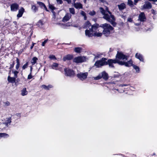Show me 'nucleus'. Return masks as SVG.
<instances>
[{"mask_svg": "<svg viewBox=\"0 0 157 157\" xmlns=\"http://www.w3.org/2000/svg\"><path fill=\"white\" fill-rule=\"evenodd\" d=\"M81 14L84 17V20H86L87 19V17L86 16V13L84 11H82L81 12Z\"/></svg>", "mask_w": 157, "mask_h": 157, "instance_id": "33", "label": "nucleus"}, {"mask_svg": "<svg viewBox=\"0 0 157 157\" xmlns=\"http://www.w3.org/2000/svg\"><path fill=\"white\" fill-rule=\"evenodd\" d=\"M102 77L100 73L97 76L94 77L93 78L94 80H98L101 79Z\"/></svg>", "mask_w": 157, "mask_h": 157, "instance_id": "34", "label": "nucleus"}, {"mask_svg": "<svg viewBox=\"0 0 157 157\" xmlns=\"http://www.w3.org/2000/svg\"><path fill=\"white\" fill-rule=\"evenodd\" d=\"M132 66L133 68L135 70L136 72H140V69L139 67L138 66L133 65Z\"/></svg>", "mask_w": 157, "mask_h": 157, "instance_id": "28", "label": "nucleus"}, {"mask_svg": "<svg viewBox=\"0 0 157 157\" xmlns=\"http://www.w3.org/2000/svg\"><path fill=\"white\" fill-rule=\"evenodd\" d=\"M35 44V43H33L32 45L31 46L30 48L31 49H32L34 46V45Z\"/></svg>", "mask_w": 157, "mask_h": 157, "instance_id": "50", "label": "nucleus"}, {"mask_svg": "<svg viewBox=\"0 0 157 157\" xmlns=\"http://www.w3.org/2000/svg\"><path fill=\"white\" fill-rule=\"evenodd\" d=\"M49 58L51 59H56L55 56L53 55H50L49 56Z\"/></svg>", "mask_w": 157, "mask_h": 157, "instance_id": "41", "label": "nucleus"}, {"mask_svg": "<svg viewBox=\"0 0 157 157\" xmlns=\"http://www.w3.org/2000/svg\"><path fill=\"white\" fill-rule=\"evenodd\" d=\"M41 87L46 90H49L50 89L52 88L53 86L52 85H50L47 86L45 85L41 86Z\"/></svg>", "mask_w": 157, "mask_h": 157, "instance_id": "23", "label": "nucleus"}, {"mask_svg": "<svg viewBox=\"0 0 157 157\" xmlns=\"http://www.w3.org/2000/svg\"><path fill=\"white\" fill-rule=\"evenodd\" d=\"M128 21L130 22H132V19L130 17L128 18Z\"/></svg>", "mask_w": 157, "mask_h": 157, "instance_id": "47", "label": "nucleus"}, {"mask_svg": "<svg viewBox=\"0 0 157 157\" xmlns=\"http://www.w3.org/2000/svg\"><path fill=\"white\" fill-rule=\"evenodd\" d=\"M16 63L17 64L16 66V70H17L20 66V61L18 58H17L16 59Z\"/></svg>", "mask_w": 157, "mask_h": 157, "instance_id": "27", "label": "nucleus"}, {"mask_svg": "<svg viewBox=\"0 0 157 157\" xmlns=\"http://www.w3.org/2000/svg\"><path fill=\"white\" fill-rule=\"evenodd\" d=\"M33 77L31 75V73L30 72V74L28 75V79H31Z\"/></svg>", "mask_w": 157, "mask_h": 157, "instance_id": "43", "label": "nucleus"}, {"mask_svg": "<svg viewBox=\"0 0 157 157\" xmlns=\"http://www.w3.org/2000/svg\"><path fill=\"white\" fill-rule=\"evenodd\" d=\"M64 70L65 75L67 76H73L75 75L74 72L73 71L70 69L69 68H65Z\"/></svg>", "mask_w": 157, "mask_h": 157, "instance_id": "10", "label": "nucleus"}, {"mask_svg": "<svg viewBox=\"0 0 157 157\" xmlns=\"http://www.w3.org/2000/svg\"><path fill=\"white\" fill-rule=\"evenodd\" d=\"M88 75L87 72H80L77 74V76L81 80L83 81L86 78Z\"/></svg>", "mask_w": 157, "mask_h": 157, "instance_id": "7", "label": "nucleus"}, {"mask_svg": "<svg viewBox=\"0 0 157 157\" xmlns=\"http://www.w3.org/2000/svg\"><path fill=\"white\" fill-rule=\"evenodd\" d=\"M118 8L120 10H122L124 9L125 7V5L123 3L120 5H118Z\"/></svg>", "mask_w": 157, "mask_h": 157, "instance_id": "25", "label": "nucleus"}, {"mask_svg": "<svg viewBox=\"0 0 157 157\" xmlns=\"http://www.w3.org/2000/svg\"><path fill=\"white\" fill-rule=\"evenodd\" d=\"M28 63L27 62L25 64L23 65V66L22 68L23 70L25 69V68H27L28 66Z\"/></svg>", "mask_w": 157, "mask_h": 157, "instance_id": "40", "label": "nucleus"}, {"mask_svg": "<svg viewBox=\"0 0 157 157\" xmlns=\"http://www.w3.org/2000/svg\"><path fill=\"white\" fill-rule=\"evenodd\" d=\"M151 13L153 14H155V11L153 9L151 10Z\"/></svg>", "mask_w": 157, "mask_h": 157, "instance_id": "49", "label": "nucleus"}, {"mask_svg": "<svg viewBox=\"0 0 157 157\" xmlns=\"http://www.w3.org/2000/svg\"><path fill=\"white\" fill-rule=\"evenodd\" d=\"M69 11L70 13L72 14H75V9L73 8H70Z\"/></svg>", "mask_w": 157, "mask_h": 157, "instance_id": "36", "label": "nucleus"}, {"mask_svg": "<svg viewBox=\"0 0 157 157\" xmlns=\"http://www.w3.org/2000/svg\"><path fill=\"white\" fill-rule=\"evenodd\" d=\"M102 75V78L105 80H106L108 78V75L104 71L101 73Z\"/></svg>", "mask_w": 157, "mask_h": 157, "instance_id": "22", "label": "nucleus"}, {"mask_svg": "<svg viewBox=\"0 0 157 157\" xmlns=\"http://www.w3.org/2000/svg\"><path fill=\"white\" fill-rule=\"evenodd\" d=\"M106 59L105 58H102L101 60L97 61L94 65L97 67H101L107 64Z\"/></svg>", "mask_w": 157, "mask_h": 157, "instance_id": "5", "label": "nucleus"}, {"mask_svg": "<svg viewBox=\"0 0 157 157\" xmlns=\"http://www.w3.org/2000/svg\"><path fill=\"white\" fill-rule=\"evenodd\" d=\"M37 3L41 8L45 9L47 11H48L44 3L41 2H37Z\"/></svg>", "mask_w": 157, "mask_h": 157, "instance_id": "18", "label": "nucleus"}, {"mask_svg": "<svg viewBox=\"0 0 157 157\" xmlns=\"http://www.w3.org/2000/svg\"><path fill=\"white\" fill-rule=\"evenodd\" d=\"M19 6L16 3H14L10 5L11 10L12 11H16L18 9Z\"/></svg>", "mask_w": 157, "mask_h": 157, "instance_id": "12", "label": "nucleus"}, {"mask_svg": "<svg viewBox=\"0 0 157 157\" xmlns=\"http://www.w3.org/2000/svg\"><path fill=\"white\" fill-rule=\"evenodd\" d=\"M25 11V9L23 7L20 8L18 11V13L17 15V17L18 18L21 17Z\"/></svg>", "mask_w": 157, "mask_h": 157, "instance_id": "15", "label": "nucleus"}, {"mask_svg": "<svg viewBox=\"0 0 157 157\" xmlns=\"http://www.w3.org/2000/svg\"><path fill=\"white\" fill-rule=\"evenodd\" d=\"M16 78L14 77H11L10 76H9L8 77V81L10 83H13L15 82L16 81Z\"/></svg>", "mask_w": 157, "mask_h": 157, "instance_id": "20", "label": "nucleus"}, {"mask_svg": "<svg viewBox=\"0 0 157 157\" xmlns=\"http://www.w3.org/2000/svg\"><path fill=\"white\" fill-rule=\"evenodd\" d=\"M152 8V5L150 2H146L145 4L141 6V9L144 10L147 9H150Z\"/></svg>", "mask_w": 157, "mask_h": 157, "instance_id": "11", "label": "nucleus"}, {"mask_svg": "<svg viewBox=\"0 0 157 157\" xmlns=\"http://www.w3.org/2000/svg\"><path fill=\"white\" fill-rule=\"evenodd\" d=\"M32 9L35 12L37 10V9L35 5H33L32 6Z\"/></svg>", "mask_w": 157, "mask_h": 157, "instance_id": "35", "label": "nucleus"}, {"mask_svg": "<svg viewBox=\"0 0 157 157\" xmlns=\"http://www.w3.org/2000/svg\"><path fill=\"white\" fill-rule=\"evenodd\" d=\"M82 49L80 47L75 48L74 49L75 52L77 53H80Z\"/></svg>", "mask_w": 157, "mask_h": 157, "instance_id": "32", "label": "nucleus"}, {"mask_svg": "<svg viewBox=\"0 0 157 157\" xmlns=\"http://www.w3.org/2000/svg\"><path fill=\"white\" fill-rule=\"evenodd\" d=\"M119 62H120V59L118 58H117L116 57V59H109L108 61L107 62V63H108L109 66L111 67H113V63H117L119 64Z\"/></svg>", "mask_w": 157, "mask_h": 157, "instance_id": "8", "label": "nucleus"}, {"mask_svg": "<svg viewBox=\"0 0 157 157\" xmlns=\"http://www.w3.org/2000/svg\"><path fill=\"white\" fill-rule=\"evenodd\" d=\"M52 69L55 70H59L61 71H63L62 67L59 65L57 63H54L51 66Z\"/></svg>", "mask_w": 157, "mask_h": 157, "instance_id": "9", "label": "nucleus"}, {"mask_svg": "<svg viewBox=\"0 0 157 157\" xmlns=\"http://www.w3.org/2000/svg\"><path fill=\"white\" fill-rule=\"evenodd\" d=\"M84 1V3H86V0H83Z\"/></svg>", "mask_w": 157, "mask_h": 157, "instance_id": "58", "label": "nucleus"}, {"mask_svg": "<svg viewBox=\"0 0 157 157\" xmlns=\"http://www.w3.org/2000/svg\"><path fill=\"white\" fill-rule=\"evenodd\" d=\"M116 57L120 59L119 65H124L126 67H130L133 66V61L130 60L127 62L126 61L127 60L128 56L124 55L122 52H118L116 55Z\"/></svg>", "mask_w": 157, "mask_h": 157, "instance_id": "2", "label": "nucleus"}, {"mask_svg": "<svg viewBox=\"0 0 157 157\" xmlns=\"http://www.w3.org/2000/svg\"><path fill=\"white\" fill-rule=\"evenodd\" d=\"M139 25V24L138 23H135V25Z\"/></svg>", "mask_w": 157, "mask_h": 157, "instance_id": "56", "label": "nucleus"}, {"mask_svg": "<svg viewBox=\"0 0 157 157\" xmlns=\"http://www.w3.org/2000/svg\"><path fill=\"white\" fill-rule=\"evenodd\" d=\"M14 63H13L12 65H11V66L10 67H13V66H14Z\"/></svg>", "mask_w": 157, "mask_h": 157, "instance_id": "54", "label": "nucleus"}, {"mask_svg": "<svg viewBox=\"0 0 157 157\" xmlns=\"http://www.w3.org/2000/svg\"><path fill=\"white\" fill-rule=\"evenodd\" d=\"M76 0H73V2L74 3H75V2Z\"/></svg>", "mask_w": 157, "mask_h": 157, "instance_id": "57", "label": "nucleus"}, {"mask_svg": "<svg viewBox=\"0 0 157 157\" xmlns=\"http://www.w3.org/2000/svg\"><path fill=\"white\" fill-rule=\"evenodd\" d=\"M12 71L14 74V77L17 78V75L18 73V71L15 70L14 71Z\"/></svg>", "mask_w": 157, "mask_h": 157, "instance_id": "38", "label": "nucleus"}, {"mask_svg": "<svg viewBox=\"0 0 157 157\" xmlns=\"http://www.w3.org/2000/svg\"><path fill=\"white\" fill-rule=\"evenodd\" d=\"M136 58L139 59L140 61L143 62L144 59L142 55L140 54L137 53L136 54Z\"/></svg>", "mask_w": 157, "mask_h": 157, "instance_id": "21", "label": "nucleus"}, {"mask_svg": "<svg viewBox=\"0 0 157 157\" xmlns=\"http://www.w3.org/2000/svg\"><path fill=\"white\" fill-rule=\"evenodd\" d=\"M90 26L91 27V24L89 22H86L84 24V27L85 28H90Z\"/></svg>", "mask_w": 157, "mask_h": 157, "instance_id": "30", "label": "nucleus"}, {"mask_svg": "<svg viewBox=\"0 0 157 157\" xmlns=\"http://www.w3.org/2000/svg\"><path fill=\"white\" fill-rule=\"evenodd\" d=\"M113 49H112V48H110V49H109V52H111L113 51Z\"/></svg>", "mask_w": 157, "mask_h": 157, "instance_id": "52", "label": "nucleus"}, {"mask_svg": "<svg viewBox=\"0 0 157 157\" xmlns=\"http://www.w3.org/2000/svg\"><path fill=\"white\" fill-rule=\"evenodd\" d=\"M100 27H101L103 29L102 34H104L105 36H108L111 33V31L113 29L109 24L105 23L101 24Z\"/></svg>", "mask_w": 157, "mask_h": 157, "instance_id": "4", "label": "nucleus"}, {"mask_svg": "<svg viewBox=\"0 0 157 157\" xmlns=\"http://www.w3.org/2000/svg\"><path fill=\"white\" fill-rule=\"evenodd\" d=\"M11 122V117L7 118L5 119V121L3 123V124H5L6 126L8 127L9 125L10 124Z\"/></svg>", "mask_w": 157, "mask_h": 157, "instance_id": "16", "label": "nucleus"}, {"mask_svg": "<svg viewBox=\"0 0 157 157\" xmlns=\"http://www.w3.org/2000/svg\"><path fill=\"white\" fill-rule=\"evenodd\" d=\"M56 0L57 2V3L58 4H61L63 2L62 0Z\"/></svg>", "mask_w": 157, "mask_h": 157, "instance_id": "44", "label": "nucleus"}, {"mask_svg": "<svg viewBox=\"0 0 157 157\" xmlns=\"http://www.w3.org/2000/svg\"><path fill=\"white\" fill-rule=\"evenodd\" d=\"M128 4L130 6L132 7L133 6V2L132 1L128 0Z\"/></svg>", "mask_w": 157, "mask_h": 157, "instance_id": "37", "label": "nucleus"}, {"mask_svg": "<svg viewBox=\"0 0 157 157\" xmlns=\"http://www.w3.org/2000/svg\"><path fill=\"white\" fill-rule=\"evenodd\" d=\"M32 67H31V68H30V71H31L30 72H31V73L32 72Z\"/></svg>", "mask_w": 157, "mask_h": 157, "instance_id": "55", "label": "nucleus"}, {"mask_svg": "<svg viewBox=\"0 0 157 157\" xmlns=\"http://www.w3.org/2000/svg\"><path fill=\"white\" fill-rule=\"evenodd\" d=\"M99 26L97 24L93 25L89 29L85 30V35L88 37H92L93 36L97 37L101 36L102 34L99 31Z\"/></svg>", "mask_w": 157, "mask_h": 157, "instance_id": "1", "label": "nucleus"}, {"mask_svg": "<svg viewBox=\"0 0 157 157\" xmlns=\"http://www.w3.org/2000/svg\"><path fill=\"white\" fill-rule=\"evenodd\" d=\"M74 7L77 9H81L82 6V5L79 3H75L74 5Z\"/></svg>", "mask_w": 157, "mask_h": 157, "instance_id": "24", "label": "nucleus"}, {"mask_svg": "<svg viewBox=\"0 0 157 157\" xmlns=\"http://www.w3.org/2000/svg\"><path fill=\"white\" fill-rule=\"evenodd\" d=\"M4 104L6 106H9L10 105V103L8 101H6L5 102Z\"/></svg>", "mask_w": 157, "mask_h": 157, "instance_id": "46", "label": "nucleus"}, {"mask_svg": "<svg viewBox=\"0 0 157 157\" xmlns=\"http://www.w3.org/2000/svg\"><path fill=\"white\" fill-rule=\"evenodd\" d=\"M9 135L5 133H0V139L2 137H8Z\"/></svg>", "mask_w": 157, "mask_h": 157, "instance_id": "31", "label": "nucleus"}, {"mask_svg": "<svg viewBox=\"0 0 157 157\" xmlns=\"http://www.w3.org/2000/svg\"><path fill=\"white\" fill-rule=\"evenodd\" d=\"M43 22L42 21L40 20L37 23V25H38L39 26H40L43 25Z\"/></svg>", "mask_w": 157, "mask_h": 157, "instance_id": "39", "label": "nucleus"}, {"mask_svg": "<svg viewBox=\"0 0 157 157\" xmlns=\"http://www.w3.org/2000/svg\"><path fill=\"white\" fill-rule=\"evenodd\" d=\"M49 8L51 9L52 13L54 12V10L56 9V7L54 6L53 5L50 4H49Z\"/></svg>", "mask_w": 157, "mask_h": 157, "instance_id": "29", "label": "nucleus"}, {"mask_svg": "<svg viewBox=\"0 0 157 157\" xmlns=\"http://www.w3.org/2000/svg\"><path fill=\"white\" fill-rule=\"evenodd\" d=\"M140 0H134V4L136 5L138 2Z\"/></svg>", "mask_w": 157, "mask_h": 157, "instance_id": "48", "label": "nucleus"}, {"mask_svg": "<svg viewBox=\"0 0 157 157\" xmlns=\"http://www.w3.org/2000/svg\"><path fill=\"white\" fill-rule=\"evenodd\" d=\"M128 86V85L126 84H123L121 85H120V86Z\"/></svg>", "mask_w": 157, "mask_h": 157, "instance_id": "51", "label": "nucleus"}, {"mask_svg": "<svg viewBox=\"0 0 157 157\" xmlns=\"http://www.w3.org/2000/svg\"><path fill=\"white\" fill-rule=\"evenodd\" d=\"M95 13V12L93 10L90 11L89 13V14L91 16H93L94 15Z\"/></svg>", "mask_w": 157, "mask_h": 157, "instance_id": "42", "label": "nucleus"}, {"mask_svg": "<svg viewBox=\"0 0 157 157\" xmlns=\"http://www.w3.org/2000/svg\"><path fill=\"white\" fill-rule=\"evenodd\" d=\"M146 18L144 13L141 12L139 14L138 20L141 21H144L146 20Z\"/></svg>", "mask_w": 157, "mask_h": 157, "instance_id": "13", "label": "nucleus"}, {"mask_svg": "<svg viewBox=\"0 0 157 157\" xmlns=\"http://www.w3.org/2000/svg\"><path fill=\"white\" fill-rule=\"evenodd\" d=\"M28 91L25 88H23L21 91V95L22 96L26 95L28 94Z\"/></svg>", "mask_w": 157, "mask_h": 157, "instance_id": "19", "label": "nucleus"}, {"mask_svg": "<svg viewBox=\"0 0 157 157\" xmlns=\"http://www.w3.org/2000/svg\"><path fill=\"white\" fill-rule=\"evenodd\" d=\"M117 91H119V92H120V93H122L123 92H124V90H123V91H119L118 90V89H117L116 90Z\"/></svg>", "mask_w": 157, "mask_h": 157, "instance_id": "53", "label": "nucleus"}, {"mask_svg": "<svg viewBox=\"0 0 157 157\" xmlns=\"http://www.w3.org/2000/svg\"><path fill=\"white\" fill-rule=\"evenodd\" d=\"M48 40H46L42 42V45L43 46H44L45 44L47 42Z\"/></svg>", "mask_w": 157, "mask_h": 157, "instance_id": "45", "label": "nucleus"}, {"mask_svg": "<svg viewBox=\"0 0 157 157\" xmlns=\"http://www.w3.org/2000/svg\"><path fill=\"white\" fill-rule=\"evenodd\" d=\"M38 60V59L36 57H34L31 60V63L32 65H34L36 62V61Z\"/></svg>", "mask_w": 157, "mask_h": 157, "instance_id": "26", "label": "nucleus"}, {"mask_svg": "<svg viewBox=\"0 0 157 157\" xmlns=\"http://www.w3.org/2000/svg\"><path fill=\"white\" fill-rule=\"evenodd\" d=\"M71 15L69 13H67L63 19V22H66L68 21L71 18Z\"/></svg>", "mask_w": 157, "mask_h": 157, "instance_id": "14", "label": "nucleus"}, {"mask_svg": "<svg viewBox=\"0 0 157 157\" xmlns=\"http://www.w3.org/2000/svg\"><path fill=\"white\" fill-rule=\"evenodd\" d=\"M100 11L101 13L104 15L103 18L106 20L112 25H115L116 23L114 21L115 18L114 16L112 15L111 13L109 11L108 8L106 7L105 10L102 8H100Z\"/></svg>", "mask_w": 157, "mask_h": 157, "instance_id": "3", "label": "nucleus"}, {"mask_svg": "<svg viewBox=\"0 0 157 157\" xmlns=\"http://www.w3.org/2000/svg\"><path fill=\"white\" fill-rule=\"evenodd\" d=\"M73 57V55L68 54L63 57V60L64 61L66 60H70L72 59Z\"/></svg>", "mask_w": 157, "mask_h": 157, "instance_id": "17", "label": "nucleus"}, {"mask_svg": "<svg viewBox=\"0 0 157 157\" xmlns=\"http://www.w3.org/2000/svg\"><path fill=\"white\" fill-rule=\"evenodd\" d=\"M88 60V59L85 56H78L75 58L73 59L74 62L76 63H81L86 62Z\"/></svg>", "mask_w": 157, "mask_h": 157, "instance_id": "6", "label": "nucleus"}]
</instances>
